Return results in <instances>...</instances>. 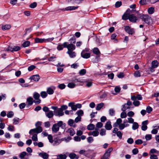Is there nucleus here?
Here are the masks:
<instances>
[{"label": "nucleus", "mask_w": 159, "mask_h": 159, "mask_svg": "<svg viewBox=\"0 0 159 159\" xmlns=\"http://www.w3.org/2000/svg\"><path fill=\"white\" fill-rule=\"evenodd\" d=\"M89 52V48H85L82 51L81 53V56L83 58L85 59H88L90 57V54L88 53Z\"/></svg>", "instance_id": "nucleus-1"}, {"label": "nucleus", "mask_w": 159, "mask_h": 159, "mask_svg": "<svg viewBox=\"0 0 159 159\" xmlns=\"http://www.w3.org/2000/svg\"><path fill=\"white\" fill-rule=\"evenodd\" d=\"M67 44V42H65L63 43V46L64 48H67L68 51H73L75 49V47L74 45L71 43Z\"/></svg>", "instance_id": "nucleus-2"}, {"label": "nucleus", "mask_w": 159, "mask_h": 159, "mask_svg": "<svg viewBox=\"0 0 159 159\" xmlns=\"http://www.w3.org/2000/svg\"><path fill=\"white\" fill-rule=\"evenodd\" d=\"M134 11V10L130 11L129 9H128L122 16V19L124 20L129 19L131 13L133 12Z\"/></svg>", "instance_id": "nucleus-3"}, {"label": "nucleus", "mask_w": 159, "mask_h": 159, "mask_svg": "<svg viewBox=\"0 0 159 159\" xmlns=\"http://www.w3.org/2000/svg\"><path fill=\"white\" fill-rule=\"evenodd\" d=\"M43 131L42 128L41 126H38L36 128L30 129L29 133L31 135L34 134V133L38 134L41 132Z\"/></svg>", "instance_id": "nucleus-4"}, {"label": "nucleus", "mask_w": 159, "mask_h": 159, "mask_svg": "<svg viewBox=\"0 0 159 159\" xmlns=\"http://www.w3.org/2000/svg\"><path fill=\"white\" fill-rule=\"evenodd\" d=\"M142 20L144 21L147 24H149L150 21L152 20L151 17L147 15H142L140 16Z\"/></svg>", "instance_id": "nucleus-5"}, {"label": "nucleus", "mask_w": 159, "mask_h": 159, "mask_svg": "<svg viewBox=\"0 0 159 159\" xmlns=\"http://www.w3.org/2000/svg\"><path fill=\"white\" fill-rule=\"evenodd\" d=\"M20 49V47L17 46H12L11 45L9 46L8 47L6 48V51H11V52L13 51H17L19 50Z\"/></svg>", "instance_id": "nucleus-6"}, {"label": "nucleus", "mask_w": 159, "mask_h": 159, "mask_svg": "<svg viewBox=\"0 0 159 159\" xmlns=\"http://www.w3.org/2000/svg\"><path fill=\"white\" fill-rule=\"evenodd\" d=\"M113 150L112 148H109L105 152L101 159H109V157L110 155V153Z\"/></svg>", "instance_id": "nucleus-7"}, {"label": "nucleus", "mask_w": 159, "mask_h": 159, "mask_svg": "<svg viewBox=\"0 0 159 159\" xmlns=\"http://www.w3.org/2000/svg\"><path fill=\"white\" fill-rule=\"evenodd\" d=\"M39 97L40 95L39 93L36 92L34 93L33 97L35 100H37L34 101L36 104H38L41 102V100L39 99Z\"/></svg>", "instance_id": "nucleus-8"}, {"label": "nucleus", "mask_w": 159, "mask_h": 159, "mask_svg": "<svg viewBox=\"0 0 159 159\" xmlns=\"http://www.w3.org/2000/svg\"><path fill=\"white\" fill-rule=\"evenodd\" d=\"M54 113L56 116H61L64 115V113L60 108H58L56 110L54 111Z\"/></svg>", "instance_id": "nucleus-9"}, {"label": "nucleus", "mask_w": 159, "mask_h": 159, "mask_svg": "<svg viewBox=\"0 0 159 159\" xmlns=\"http://www.w3.org/2000/svg\"><path fill=\"white\" fill-rule=\"evenodd\" d=\"M125 30L127 33L130 34H132L134 33L133 29H131L128 25L125 26Z\"/></svg>", "instance_id": "nucleus-10"}, {"label": "nucleus", "mask_w": 159, "mask_h": 159, "mask_svg": "<svg viewBox=\"0 0 159 159\" xmlns=\"http://www.w3.org/2000/svg\"><path fill=\"white\" fill-rule=\"evenodd\" d=\"M118 129L117 128H115L114 129L113 131V133L116 134V135L120 139H122V134L120 131H118Z\"/></svg>", "instance_id": "nucleus-11"}, {"label": "nucleus", "mask_w": 159, "mask_h": 159, "mask_svg": "<svg viewBox=\"0 0 159 159\" xmlns=\"http://www.w3.org/2000/svg\"><path fill=\"white\" fill-rule=\"evenodd\" d=\"M40 79V77L39 75H33L31 76L30 79L31 80H33L34 81L37 82Z\"/></svg>", "instance_id": "nucleus-12"}, {"label": "nucleus", "mask_w": 159, "mask_h": 159, "mask_svg": "<svg viewBox=\"0 0 159 159\" xmlns=\"http://www.w3.org/2000/svg\"><path fill=\"white\" fill-rule=\"evenodd\" d=\"M129 20L130 22L135 23L137 20V19L134 14H131Z\"/></svg>", "instance_id": "nucleus-13"}, {"label": "nucleus", "mask_w": 159, "mask_h": 159, "mask_svg": "<svg viewBox=\"0 0 159 159\" xmlns=\"http://www.w3.org/2000/svg\"><path fill=\"white\" fill-rule=\"evenodd\" d=\"M96 130L93 131H90L88 133V135H92L93 136H98L99 134V132L97 130L98 129H95Z\"/></svg>", "instance_id": "nucleus-14"}, {"label": "nucleus", "mask_w": 159, "mask_h": 159, "mask_svg": "<svg viewBox=\"0 0 159 159\" xmlns=\"http://www.w3.org/2000/svg\"><path fill=\"white\" fill-rule=\"evenodd\" d=\"M52 129V132L55 133L59 130V128L57 124H54L53 125Z\"/></svg>", "instance_id": "nucleus-15"}, {"label": "nucleus", "mask_w": 159, "mask_h": 159, "mask_svg": "<svg viewBox=\"0 0 159 159\" xmlns=\"http://www.w3.org/2000/svg\"><path fill=\"white\" fill-rule=\"evenodd\" d=\"M105 129L107 130H111L112 127L111 122L110 121L107 122L105 124Z\"/></svg>", "instance_id": "nucleus-16"}, {"label": "nucleus", "mask_w": 159, "mask_h": 159, "mask_svg": "<svg viewBox=\"0 0 159 159\" xmlns=\"http://www.w3.org/2000/svg\"><path fill=\"white\" fill-rule=\"evenodd\" d=\"M39 155L44 159H48L49 156L48 154L46 152H40L39 154Z\"/></svg>", "instance_id": "nucleus-17"}, {"label": "nucleus", "mask_w": 159, "mask_h": 159, "mask_svg": "<svg viewBox=\"0 0 159 159\" xmlns=\"http://www.w3.org/2000/svg\"><path fill=\"white\" fill-rule=\"evenodd\" d=\"M131 99L133 101H135L138 99V100H141L142 99V97L141 95H138L136 96H132L131 97Z\"/></svg>", "instance_id": "nucleus-18"}, {"label": "nucleus", "mask_w": 159, "mask_h": 159, "mask_svg": "<svg viewBox=\"0 0 159 159\" xmlns=\"http://www.w3.org/2000/svg\"><path fill=\"white\" fill-rule=\"evenodd\" d=\"M68 106L71 107L72 110L75 111L77 109L76 105L75 104V103L73 102H70L69 103Z\"/></svg>", "instance_id": "nucleus-19"}, {"label": "nucleus", "mask_w": 159, "mask_h": 159, "mask_svg": "<svg viewBox=\"0 0 159 159\" xmlns=\"http://www.w3.org/2000/svg\"><path fill=\"white\" fill-rule=\"evenodd\" d=\"M45 114L48 118H50L53 117L54 113L52 111L50 110L48 112L46 113Z\"/></svg>", "instance_id": "nucleus-20"}, {"label": "nucleus", "mask_w": 159, "mask_h": 159, "mask_svg": "<svg viewBox=\"0 0 159 159\" xmlns=\"http://www.w3.org/2000/svg\"><path fill=\"white\" fill-rule=\"evenodd\" d=\"M122 120L120 118H118L117 119L116 122L114 123L113 125V126L116 127L119 125L120 124H121Z\"/></svg>", "instance_id": "nucleus-21"}, {"label": "nucleus", "mask_w": 159, "mask_h": 159, "mask_svg": "<svg viewBox=\"0 0 159 159\" xmlns=\"http://www.w3.org/2000/svg\"><path fill=\"white\" fill-rule=\"evenodd\" d=\"M66 132L69 133L70 135L71 136H73L75 133L74 129L71 128L69 129L66 131Z\"/></svg>", "instance_id": "nucleus-22"}, {"label": "nucleus", "mask_w": 159, "mask_h": 159, "mask_svg": "<svg viewBox=\"0 0 159 159\" xmlns=\"http://www.w3.org/2000/svg\"><path fill=\"white\" fill-rule=\"evenodd\" d=\"M67 53L69 55L71 58H73L75 57V52L73 51H67Z\"/></svg>", "instance_id": "nucleus-23"}, {"label": "nucleus", "mask_w": 159, "mask_h": 159, "mask_svg": "<svg viewBox=\"0 0 159 159\" xmlns=\"http://www.w3.org/2000/svg\"><path fill=\"white\" fill-rule=\"evenodd\" d=\"M69 157L72 159H78V156L74 153H70L69 155Z\"/></svg>", "instance_id": "nucleus-24"}, {"label": "nucleus", "mask_w": 159, "mask_h": 159, "mask_svg": "<svg viewBox=\"0 0 159 159\" xmlns=\"http://www.w3.org/2000/svg\"><path fill=\"white\" fill-rule=\"evenodd\" d=\"M93 52L94 54L97 55H99L101 53L98 49L97 48H94L93 49Z\"/></svg>", "instance_id": "nucleus-25"}, {"label": "nucleus", "mask_w": 159, "mask_h": 159, "mask_svg": "<svg viewBox=\"0 0 159 159\" xmlns=\"http://www.w3.org/2000/svg\"><path fill=\"white\" fill-rule=\"evenodd\" d=\"M33 98L31 97L28 98L27 99V101L28 102V104L29 105H32L33 103Z\"/></svg>", "instance_id": "nucleus-26"}, {"label": "nucleus", "mask_w": 159, "mask_h": 159, "mask_svg": "<svg viewBox=\"0 0 159 159\" xmlns=\"http://www.w3.org/2000/svg\"><path fill=\"white\" fill-rule=\"evenodd\" d=\"M11 27L10 25H4L2 26V29L3 30H9Z\"/></svg>", "instance_id": "nucleus-27"}, {"label": "nucleus", "mask_w": 159, "mask_h": 159, "mask_svg": "<svg viewBox=\"0 0 159 159\" xmlns=\"http://www.w3.org/2000/svg\"><path fill=\"white\" fill-rule=\"evenodd\" d=\"M95 127V126L94 125L92 124H90L87 127V129L89 130H93Z\"/></svg>", "instance_id": "nucleus-28"}, {"label": "nucleus", "mask_w": 159, "mask_h": 159, "mask_svg": "<svg viewBox=\"0 0 159 159\" xmlns=\"http://www.w3.org/2000/svg\"><path fill=\"white\" fill-rule=\"evenodd\" d=\"M28 154L25 152H23L20 153L19 155V157L21 159H24V157L25 156Z\"/></svg>", "instance_id": "nucleus-29"}, {"label": "nucleus", "mask_w": 159, "mask_h": 159, "mask_svg": "<svg viewBox=\"0 0 159 159\" xmlns=\"http://www.w3.org/2000/svg\"><path fill=\"white\" fill-rule=\"evenodd\" d=\"M103 106L104 103L102 102L98 104L96 106V110L97 111L100 110Z\"/></svg>", "instance_id": "nucleus-30"}, {"label": "nucleus", "mask_w": 159, "mask_h": 159, "mask_svg": "<svg viewBox=\"0 0 159 159\" xmlns=\"http://www.w3.org/2000/svg\"><path fill=\"white\" fill-rule=\"evenodd\" d=\"M66 156L65 154H59L57 155V159H66Z\"/></svg>", "instance_id": "nucleus-31"}, {"label": "nucleus", "mask_w": 159, "mask_h": 159, "mask_svg": "<svg viewBox=\"0 0 159 159\" xmlns=\"http://www.w3.org/2000/svg\"><path fill=\"white\" fill-rule=\"evenodd\" d=\"M152 64L153 68H156L158 66V62L157 61L155 60L152 61Z\"/></svg>", "instance_id": "nucleus-32"}, {"label": "nucleus", "mask_w": 159, "mask_h": 159, "mask_svg": "<svg viewBox=\"0 0 159 159\" xmlns=\"http://www.w3.org/2000/svg\"><path fill=\"white\" fill-rule=\"evenodd\" d=\"M78 7H68L65 8V10L66 11L74 10L76 9H77Z\"/></svg>", "instance_id": "nucleus-33"}, {"label": "nucleus", "mask_w": 159, "mask_h": 159, "mask_svg": "<svg viewBox=\"0 0 159 159\" xmlns=\"http://www.w3.org/2000/svg\"><path fill=\"white\" fill-rule=\"evenodd\" d=\"M45 40V39H42L39 38H36L35 39V41L36 43H42L44 42Z\"/></svg>", "instance_id": "nucleus-34"}, {"label": "nucleus", "mask_w": 159, "mask_h": 159, "mask_svg": "<svg viewBox=\"0 0 159 159\" xmlns=\"http://www.w3.org/2000/svg\"><path fill=\"white\" fill-rule=\"evenodd\" d=\"M30 42L29 41H27L23 43L22 44V46L23 47L25 48L29 46L30 45Z\"/></svg>", "instance_id": "nucleus-35"}, {"label": "nucleus", "mask_w": 159, "mask_h": 159, "mask_svg": "<svg viewBox=\"0 0 159 159\" xmlns=\"http://www.w3.org/2000/svg\"><path fill=\"white\" fill-rule=\"evenodd\" d=\"M154 11V8L151 7L149 8L148 9V12L149 14H153Z\"/></svg>", "instance_id": "nucleus-36"}, {"label": "nucleus", "mask_w": 159, "mask_h": 159, "mask_svg": "<svg viewBox=\"0 0 159 159\" xmlns=\"http://www.w3.org/2000/svg\"><path fill=\"white\" fill-rule=\"evenodd\" d=\"M139 127V125L138 123L136 122H134L133 123L132 126V129L134 130H135L138 129Z\"/></svg>", "instance_id": "nucleus-37"}, {"label": "nucleus", "mask_w": 159, "mask_h": 159, "mask_svg": "<svg viewBox=\"0 0 159 159\" xmlns=\"http://www.w3.org/2000/svg\"><path fill=\"white\" fill-rule=\"evenodd\" d=\"M76 113L77 114L78 116L81 117L83 115L84 112L82 110H80L76 112Z\"/></svg>", "instance_id": "nucleus-38"}, {"label": "nucleus", "mask_w": 159, "mask_h": 159, "mask_svg": "<svg viewBox=\"0 0 159 159\" xmlns=\"http://www.w3.org/2000/svg\"><path fill=\"white\" fill-rule=\"evenodd\" d=\"M47 92L49 94H52L54 93V91L51 88H48L47 89Z\"/></svg>", "instance_id": "nucleus-39"}, {"label": "nucleus", "mask_w": 159, "mask_h": 159, "mask_svg": "<svg viewBox=\"0 0 159 159\" xmlns=\"http://www.w3.org/2000/svg\"><path fill=\"white\" fill-rule=\"evenodd\" d=\"M41 96L43 98H45L48 95V94L45 91H42L41 93Z\"/></svg>", "instance_id": "nucleus-40"}, {"label": "nucleus", "mask_w": 159, "mask_h": 159, "mask_svg": "<svg viewBox=\"0 0 159 159\" xmlns=\"http://www.w3.org/2000/svg\"><path fill=\"white\" fill-rule=\"evenodd\" d=\"M69 41H70V43H75L76 42L75 38L74 36H73L72 38L69 40Z\"/></svg>", "instance_id": "nucleus-41"}, {"label": "nucleus", "mask_w": 159, "mask_h": 159, "mask_svg": "<svg viewBox=\"0 0 159 159\" xmlns=\"http://www.w3.org/2000/svg\"><path fill=\"white\" fill-rule=\"evenodd\" d=\"M74 122L73 120L70 119L68 121V124L70 126H72Z\"/></svg>", "instance_id": "nucleus-42"}, {"label": "nucleus", "mask_w": 159, "mask_h": 159, "mask_svg": "<svg viewBox=\"0 0 159 159\" xmlns=\"http://www.w3.org/2000/svg\"><path fill=\"white\" fill-rule=\"evenodd\" d=\"M149 0H141L139 1V3L141 5H143L147 4V2Z\"/></svg>", "instance_id": "nucleus-43"}, {"label": "nucleus", "mask_w": 159, "mask_h": 159, "mask_svg": "<svg viewBox=\"0 0 159 159\" xmlns=\"http://www.w3.org/2000/svg\"><path fill=\"white\" fill-rule=\"evenodd\" d=\"M106 130L104 129H102L100 130V134L101 136L105 135L106 134Z\"/></svg>", "instance_id": "nucleus-44"}, {"label": "nucleus", "mask_w": 159, "mask_h": 159, "mask_svg": "<svg viewBox=\"0 0 159 159\" xmlns=\"http://www.w3.org/2000/svg\"><path fill=\"white\" fill-rule=\"evenodd\" d=\"M86 70L85 69H83L81 70L79 72V74L81 75H84L86 73Z\"/></svg>", "instance_id": "nucleus-45"}, {"label": "nucleus", "mask_w": 159, "mask_h": 159, "mask_svg": "<svg viewBox=\"0 0 159 159\" xmlns=\"http://www.w3.org/2000/svg\"><path fill=\"white\" fill-rule=\"evenodd\" d=\"M32 137V139L33 141H37L38 140L37 135L36 134H33Z\"/></svg>", "instance_id": "nucleus-46"}, {"label": "nucleus", "mask_w": 159, "mask_h": 159, "mask_svg": "<svg viewBox=\"0 0 159 159\" xmlns=\"http://www.w3.org/2000/svg\"><path fill=\"white\" fill-rule=\"evenodd\" d=\"M48 139L49 142L51 143H52L53 142V138L52 135L51 134H49L48 136Z\"/></svg>", "instance_id": "nucleus-47"}, {"label": "nucleus", "mask_w": 159, "mask_h": 159, "mask_svg": "<svg viewBox=\"0 0 159 159\" xmlns=\"http://www.w3.org/2000/svg\"><path fill=\"white\" fill-rule=\"evenodd\" d=\"M37 5V4L36 2H34L31 4L30 5V7L31 8H34Z\"/></svg>", "instance_id": "nucleus-48"}, {"label": "nucleus", "mask_w": 159, "mask_h": 159, "mask_svg": "<svg viewBox=\"0 0 159 159\" xmlns=\"http://www.w3.org/2000/svg\"><path fill=\"white\" fill-rule=\"evenodd\" d=\"M14 115L13 112L12 111L9 112L7 114V116L8 118H11Z\"/></svg>", "instance_id": "nucleus-49"}, {"label": "nucleus", "mask_w": 159, "mask_h": 159, "mask_svg": "<svg viewBox=\"0 0 159 159\" xmlns=\"http://www.w3.org/2000/svg\"><path fill=\"white\" fill-rule=\"evenodd\" d=\"M36 68V66L34 65H32L29 66L28 68V70L29 71H31Z\"/></svg>", "instance_id": "nucleus-50"}, {"label": "nucleus", "mask_w": 159, "mask_h": 159, "mask_svg": "<svg viewBox=\"0 0 159 159\" xmlns=\"http://www.w3.org/2000/svg\"><path fill=\"white\" fill-rule=\"evenodd\" d=\"M103 124L101 122H98L96 124V127L97 128H101L103 126Z\"/></svg>", "instance_id": "nucleus-51"}, {"label": "nucleus", "mask_w": 159, "mask_h": 159, "mask_svg": "<svg viewBox=\"0 0 159 159\" xmlns=\"http://www.w3.org/2000/svg\"><path fill=\"white\" fill-rule=\"evenodd\" d=\"M143 141L141 139H137L135 141V143L137 145L142 144L143 143Z\"/></svg>", "instance_id": "nucleus-52"}, {"label": "nucleus", "mask_w": 159, "mask_h": 159, "mask_svg": "<svg viewBox=\"0 0 159 159\" xmlns=\"http://www.w3.org/2000/svg\"><path fill=\"white\" fill-rule=\"evenodd\" d=\"M126 104H125L124 105L122 106V108L121 110L123 112L125 111L127 109L129 108V107H126Z\"/></svg>", "instance_id": "nucleus-53"}, {"label": "nucleus", "mask_w": 159, "mask_h": 159, "mask_svg": "<svg viewBox=\"0 0 159 159\" xmlns=\"http://www.w3.org/2000/svg\"><path fill=\"white\" fill-rule=\"evenodd\" d=\"M133 103L134 106H138L140 105V102L138 101H134Z\"/></svg>", "instance_id": "nucleus-54"}, {"label": "nucleus", "mask_w": 159, "mask_h": 159, "mask_svg": "<svg viewBox=\"0 0 159 159\" xmlns=\"http://www.w3.org/2000/svg\"><path fill=\"white\" fill-rule=\"evenodd\" d=\"M68 87L70 88H74L75 87V84L72 83H70L68 84Z\"/></svg>", "instance_id": "nucleus-55"}, {"label": "nucleus", "mask_w": 159, "mask_h": 159, "mask_svg": "<svg viewBox=\"0 0 159 159\" xmlns=\"http://www.w3.org/2000/svg\"><path fill=\"white\" fill-rule=\"evenodd\" d=\"M122 5L121 2H117L115 4V6L116 7H119Z\"/></svg>", "instance_id": "nucleus-56"}, {"label": "nucleus", "mask_w": 159, "mask_h": 159, "mask_svg": "<svg viewBox=\"0 0 159 159\" xmlns=\"http://www.w3.org/2000/svg\"><path fill=\"white\" fill-rule=\"evenodd\" d=\"M58 87L60 89H64L65 88L66 85L64 84H60L58 86Z\"/></svg>", "instance_id": "nucleus-57"}, {"label": "nucleus", "mask_w": 159, "mask_h": 159, "mask_svg": "<svg viewBox=\"0 0 159 159\" xmlns=\"http://www.w3.org/2000/svg\"><path fill=\"white\" fill-rule=\"evenodd\" d=\"M127 116V114L125 112H122L120 114V117L122 118H125Z\"/></svg>", "instance_id": "nucleus-58"}, {"label": "nucleus", "mask_w": 159, "mask_h": 159, "mask_svg": "<svg viewBox=\"0 0 159 159\" xmlns=\"http://www.w3.org/2000/svg\"><path fill=\"white\" fill-rule=\"evenodd\" d=\"M145 138L147 140H149L152 139V135L147 134L145 136Z\"/></svg>", "instance_id": "nucleus-59"}, {"label": "nucleus", "mask_w": 159, "mask_h": 159, "mask_svg": "<svg viewBox=\"0 0 159 159\" xmlns=\"http://www.w3.org/2000/svg\"><path fill=\"white\" fill-rule=\"evenodd\" d=\"M152 108L150 107V106H148L146 108V111L148 113H150L151 111H152Z\"/></svg>", "instance_id": "nucleus-60"}, {"label": "nucleus", "mask_w": 159, "mask_h": 159, "mask_svg": "<svg viewBox=\"0 0 159 159\" xmlns=\"http://www.w3.org/2000/svg\"><path fill=\"white\" fill-rule=\"evenodd\" d=\"M109 112L110 115L111 116H113L114 115L115 112L114 110L112 109H110L109 110Z\"/></svg>", "instance_id": "nucleus-61"}, {"label": "nucleus", "mask_w": 159, "mask_h": 159, "mask_svg": "<svg viewBox=\"0 0 159 159\" xmlns=\"http://www.w3.org/2000/svg\"><path fill=\"white\" fill-rule=\"evenodd\" d=\"M87 141L89 143H90L92 142L93 139L92 137H89L87 138Z\"/></svg>", "instance_id": "nucleus-62"}, {"label": "nucleus", "mask_w": 159, "mask_h": 159, "mask_svg": "<svg viewBox=\"0 0 159 159\" xmlns=\"http://www.w3.org/2000/svg\"><path fill=\"white\" fill-rule=\"evenodd\" d=\"M134 115V112L132 111H129L127 113V115L129 117H132Z\"/></svg>", "instance_id": "nucleus-63"}, {"label": "nucleus", "mask_w": 159, "mask_h": 159, "mask_svg": "<svg viewBox=\"0 0 159 159\" xmlns=\"http://www.w3.org/2000/svg\"><path fill=\"white\" fill-rule=\"evenodd\" d=\"M150 159H158L157 156L155 154H152L150 155Z\"/></svg>", "instance_id": "nucleus-64"}]
</instances>
